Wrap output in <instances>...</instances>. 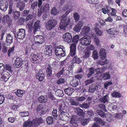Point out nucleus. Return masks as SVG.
<instances>
[{"instance_id":"f257e3e1","label":"nucleus","mask_w":127,"mask_h":127,"mask_svg":"<svg viewBox=\"0 0 127 127\" xmlns=\"http://www.w3.org/2000/svg\"><path fill=\"white\" fill-rule=\"evenodd\" d=\"M70 18L68 16L62 17V19L60 23L59 28L62 31H65L67 26L70 23Z\"/></svg>"},{"instance_id":"f03ea898","label":"nucleus","mask_w":127,"mask_h":127,"mask_svg":"<svg viewBox=\"0 0 127 127\" xmlns=\"http://www.w3.org/2000/svg\"><path fill=\"white\" fill-rule=\"evenodd\" d=\"M55 53L56 55L59 57H64L66 55L65 48L64 46L60 45L56 47Z\"/></svg>"},{"instance_id":"7ed1b4c3","label":"nucleus","mask_w":127,"mask_h":127,"mask_svg":"<svg viewBox=\"0 0 127 127\" xmlns=\"http://www.w3.org/2000/svg\"><path fill=\"white\" fill-rule=\"evenodd\" d=\"M33 41L34 45L38 47L44 42V38L41 35H37L34 37Z\"/></svg>"},{"instance_id":"20e7f679","label":"nucleus","mask_w":127,"mask_h":127,"mask_svg":"<svg viewBox=\"0 0 127 127\" xmlns=\"http://www.w3.org/2000/svg\"><path fill=\"white\" fill-rule=\"evenodd\" d=\"M65 4L64 7V9L62 10L61 11H63L65 10H67L65 13L64 14L62 17H66V16L71 11L72 9L71 8V5L72 2L70 1H66L65 2Z\"/></svg>"},{"instance_id":"39448f33","label":"nucleus","mask_w":127,"mask_h":127,"mask_svg":"<svg viewBox=\"0 0 127 127\" xmlns=\"http://www.w3.org/2000/svg\"><path fill=\"white\" fill-rule=\"evenodd\" d=\"M57 23V22L56 20H49L46 23V28L47 30H51L54 28Z\"/></svg>"},{"instance_id":"423d86ee","label":"nucleus","mask_w":127,"mask_h":127,"mask_svg":"<svg viewBox=\"0 0 127 127\" xmlns=\"http://www.w3.org/2000/svg\"><path fill=\"white\" fill-rule=\"evenodd\" d=\"M89 38L84 36L81 38L79 40L80 43L83 45L87 46L91 43V41Z\"/></svg>"},{"instance_id":"0eeeda50","label":"nucleus","mask_w":127,"mask_h":127,"mask_svg":"<svg viewBox=\"0 0 127 127\" xmlns=\"http://www.w3.org/2000/svg\"><path fill=\"white\" fill-rule=\"evenodd\" d=\"M30 58L32 62L34 63H39L41 62V59L36 54L32 53L31 54Z\"/></svg>"},{"instance_id":"6e6552de","label":"nucleus","mask_w":127,"mask_h":127,"mask_svg":"<svg viewBox=\"0 0 127 127\" xmlns=\"http://www.w3.org/2000/svg\"><path fill=\"white\" fill-rule=\"evenodd\" d=\"M43 120L41 118H37L35 119H33L32 122H31L32 127H37L40 124L43 123Z\"/></svg>"},{"instance_id":"1a4fd4ad","label":"nucleus","mask_w":127,"mask_h":127,"mask_svg":"<svg viewBox=\"0 0 127 127\" xmlns=\"http://www.w3.org/2000/svg\"><path fill=\"white\" fill-rule=\"evenodd\" d=\"M62 38L64 41L69 43L71 41L72 37L70 33L66 32L63 35Z\"/></svg>"},{"instance_id":"9d476101","label":"nucleus","mask_w":127,"mask_h":127,"mask_svg":"<svg viewBox=\"0 0 127 127\" xmlns=\"http://www.w3.org/2000/svg\"><path fill=\"white\" fill-rule=\"evenodd\" d=\"M77 118L75 115L73 116L71 118L70 122V126L71 127H77L78 125L77 121Z\"/></svg>"},{"instance_id":"9b49d317","label":"nucleus","mask_w":127,"mask_h":127,"mask_svg":"<svg viewBox=\"0 0 127 127\" xmlns=\"http://www.w3.org/2000/svg\"><path fill=\"white\" fill-rule=\"evenodd\" d=\"M8 3L7 1H1L0 3V9L3 11H5L8 8Z\"/></svg>"},{"instance_id":"f8f14e48","label":"nucleus","mask_w":127,"mask_h":127,"mask_svg":"<svg viewBox=\"0 0 127 127\" xmlns=\"http://www.w3.org/2000/svg\"><path fill=\"white\" fill-rule=\"evenodd\" d=\"M109 95L107 94L102 97L98 99L99 102L103 104H106L109 101Z\"/></svg>"},{"instance_id":"ddd939ff","label":"nucleus","mask_w":127,"mask_h":127,"mask_svg":"<svg viewBox=\"0 0 127 127\" xmlns=\"http://www.w3.org/2000/svg\"><path fill=\"white\" fill-rule=\"evenodd\" d=\"M95 122L94 124L92 127H97L99 125H103L104 124V122L100 118L96 117L95 119Z\"/></svg>"},{"instance_id":"4468645a","label":"nucleus","mask_w":127,"mask_h":127,"mask_svg":"<svg viewBox=\"0 0 127 127\" xmlns=\"http://www.w3.org/2000/svg\"><path fill=\"white\" fill-rule=\"evenodd\" d=\"M15 61V63L14 64V66L15 68H19L23 64V61L20 58H17Z\"/></svg>"},{"instance_id":"2eb2a0df","label":"nucleus","mask_w":127,"mask_h":127,"mask_svg":"<svg viewBox=\"0 0 127 127\" xmlns=\"http://www.w3.org/2000/svg\"><path fill=\"white\" fill-rule=\"evenodd\" d=\"M83 25V23L81 21H79L77 24L73 28V30L76 32H79Z\"/></svg>"},{"instance_id":"dca6fc26","label":"nucleus","mask_w":127,"mask_h":127,"mask_svg":"<svg viewBox=\"0 0 127 127\" xmlns=\"http://www.w3.org/2000/svg\"><path fill=\"white\" fill-rule=\"evenodd\" d=\"M25 30L23 29L19 30L18 33H17L18 38L20 39H23L25 36Z\"/></svg>"},{"instance_id":"f3484780","label":"nucleus","mask_w":127,"mask_h":127,"mask_svg":"<svg viewBox=\"0 0 127 127\" xmlns=\"http://www.w3.org/2000/svg\"><path fill=\"white\" fill-rule=\"evenodd\" d=\"M100 57L102 59H105L106 57V52L105 50L103 49H101L99 51Z\"/></svg>"},{"instance_id":"a211bd4d","label":"nucleus","mask_w":127,"mask_h":127,"mask_svg":"<svg viewBox=\"0 0 127 127\" xmlns=\"http://www.w3.org/2000/svg\"><path fill=\"white\" fill-rule=\"evenodd\" d=\"M1 79L3 81H7L9 77V74L7 72L4 71L1 74Z\"/></svg>"},{"instance_id":"6ab92c4d","label":"nucleus","mask_w":127,"mask_h":127,"mask_svg":"<svg viewBox=\"0 0 127 127\" xmlns=\"http://www.w3.org/2000/svg\"><path fill=\"white\" fill-rule=\"evenodd\" d=\"M67 114H68L67 113L62 112H61L59 115V118L62 120L65 121L67 120L68 118V117L67 116Z\"/></svg>"},{"instance_id":"aec40b11","label":"nucleus","mask_w":127,"mask_h":127,"mask_svg":"<svg viewBox=\"0 0 127 127\" xmlns=\"http://www.w3.org/2000/svg\"><path fill=\"white\" fill-rule=\"evenodd\" d=\"M91 54V51H90L87 49H85L83 51L82 54V57L84 59L90 57Z\"/></svg>"},{"instance_id":"412c9836","label":"nucleus","mask_w":127,"mask_h":127,"mask_svg":"<svg viewBox=\"0 0 127 127\" xmlns=\"http://www.w3.org/2000/svg\"><path fill=\"white\" fill-rule=\"evenodd\" d=\"M39 21H37L34 24V27L33 28V30L34 34L37 31H38L40 29V26L39 25Z\"/></svg>"},{"instance_id":"4be33fe9","label":"nucleus","mask_w":127,"mask_h":127,"mask_svg":"<svg viewBox=\"0 0 127 127\" xmlns=\"http://www.w3.org/2000/svg\"><path fill=\"white\" fill-rule=\"evenodd\" d=\"M90 28L89 26H84L82 28L81 32L82 34L87 35L90 31Z\"/></svg>"},{"instance_id":"5701e85b","label":"nucleus","mask_w":127,"mask_h":127,"mask_svg":"<svg viewBox=\"0 0 127 127\" xmlns=\"http://www.w3.org/2000/svg\"><path fill=\"white\" fill-rule=\"evenodd\" d=\"M45 50H44L45 54L46 55L50 56L52 54V49L50 46L46 45Z\"/></svg>"},{"instance_id":"b1692460","label":"nucleus","mask_w":127,"mask_h":127,"mask_svg":"<svg viewBox=\"0 0 127 127\" xmlns=\"http://www.w3.org/2000/svg\"><path fill=\"white\" fill-rule=\"evenodd\" d=\"M98 87V86L96 85L92 84L89 87V91L91 93H93L95 91L97 90Z\"/></svg>"},{"instance_id":"393cba45","label":"nucleus","mask_w":127,"mask_h":127,"mask_svg":"<svg viewBox=\"0 0 127 127\" xmlns=\"http://www.w3.org/2000/svg\"><path fill=\"white\" fill-rule=\"evenodd\" d=\"M107 32L109 34L112 35H116L119 33L118 31L116 29H110L107 30Z\"/></svg>"},{"instance_id":"a878e982","label":"nucleus","mask_w":127,"mask_h":127,"mask_svg":"<svg viewBox=\"0 0 127 127\" xmlns=\"http://www.w3.org/2000/svg\"><path fill=\"white\" fill-rule=\"evenodd\" d=\"M25 4L24 2L19 1L16 4V7L18 8H19L20 11L23 10L25 7Z\"/></svg>"},{"instance_id":"bb28decb","label":"nucleus","mask_w":127,"mask_h":127,"mask_svg":"<svg viewBox=\"0 0 127 127\" xmlns=\"http://www.w3.org/2000/svg\"><path fill=\"white\" fill-rule=\"evenodd\" d=\"M25 93V91L21 90H18L15 92V95L19 97H22Z\"/></svg>"},{"instance_id":"cd10ccee","label":"nucleus","mask_w":127,"mask_h":127,"mask_svg":"<svg viewBox=\"0 0 127 127\" xmlns=\"http://www.w3.org/2000/svg\"><path fill=\"white\" fill-rule=\"evenodd\" d=\"M96 33L97 36H101L102 35L103 32L99 29V27L97 25L95 26L94 28Z\"/></svg>"},{"instance_id":"c85d7f7f","label":"nucleus","mask_w":127,"mask_h":127,"mask_svg":"<svg viewBox=\"0 0 127 127\" xmlns=\"http://www.w3.org/2000/svg\"><path fill=\"white\" fill-rule=\"evenodd\" d=\"M13 36L10 34H8L6 36V41L9 43L12 42Z\"/></svg>"},{"instance_id":"c756f323","label":"nucleus","mask_w":127,"mask_h":127,"mask_svg":"<svg viewBox=\"0 0 127 127\" xmlns=\"http://www.w3.org/2000/svg\"><path fill=\"white\" fill-rule=\"evenodd\" d=\"M45 106L44 104H40L38 105L36 110L37 112L45 110Z\"/></svg>"},{"instance_id":"7c9ffc66","label":"nucleus","mask_w":127,"mask_h":127,"mask_svg":"<svg viewBox=\"0 0 127 127\" xmlns=\"http://www.w3.org/2000/svg\"><path fill=\"white\" fill-rule=\"evenodd\" d=\"M64 91L65 93L69 95H71L73 92V89L70 88H66Z\"/></svg>"},{"instance_id":"2f4dec72","label":"nucleus","mask_w":127,"mask_h":127,"mask_svg":"<svg viewBox=\"0 0 127 127\" xmlns=\"http://www.w3.org/2000/svg\"><path fill=\"white\" fill-rule=\"evenodd\" d=\"M75 112L79 116H82L84 115L83 110L79 107L76 108Z\"/></svg>"},{"instance_id":"473e14b6","label":"nucleus","mask_w":127,"mask_h":127,"mask_svg":"<svg viewBox=\"0 0 127 127\" xmlns=\"http://www.w3.org/2000/svg\"><path fill=\"white\" fill-rule=\"evenodd\" d=\"M46 72L48 78L49 79L50 78L52 74L51 68V67H49L47 68Z\"/></svg>"},{"instance_id":"72a5a7b5","label":"nucleus","mask_w":127,"mask_h":127,"mask_svg":"<svg viewBox=\"0 0 127 127\" xmlns=\"http://www.w3.org/2000/svg\"><path fill=\"white\" fill-rule=\"evenodd\" d=\"M72 62L73 63L79 64L81 63V60L77 56H75L73 58Z\"/></svg>"},{"instance_id":"f704fd0d","label":"nucleus","mask_w":127,"mask_h":127,"mask_svg":"<svg viewBox=\"0 0 127 127\" xmlns=\"http://www.w3.org/2000/svg\"><path fill=\"white\" fill-rule=\"evenodd\" d=\"M94 73V68L93 67L90 68L89 69V72L87 75V77L88 78L90 77Z\"/></svg>"},{"instance_id":"c9c22d12","label":"nucleus","mask_w":127,"mask_h":127,"mask_svg":"<svg viewBox=\"0 0 127 127\" xmlns=\"http://www.w3.org/2000/svg\"><path fill=\"white\" fill-rule=\"evenodd\" d=\"M38 100L39 102L42 103H44L47 101V99L46 97L43 96H40L38 98Z\"/></svg>"},{"instance_id":"e433bc0d","label":"nucleus","mask_w":127,"mask_h":127,"mask_svg":"<svg viewBox=\"0 0 127 127\" xmlns=\"http://www.w3.org/2000/svg\"><path fill=\"white\" fill-rule=\"evenodd\" d=\"M98 61L97 62L98 64H100L101 65H103L109 63V61L107 59H106L104 61L103 60Z\"/></svg>"},{"instance_id":"4c0bfd02","label":"nucleus","mask_w":127,"mask_h":127,"mask_svg":"<svg viewBox=\"0 0 127 127\" xmlns=\"http://www.w3.org/2000/svg\"><path fill=\"white\" fill-rule=\"evenodd\" d=\"M49 8V4L48 3H46L44 5L42 9L44 12H46L48 11Z\"/></svg>"},{"instance_id":"58836bf2","label":"nucleus","mask_w":127,"mask_h":127,"mask_svg":"<svg viewBox=\"0 0 127 127\" xmlns=\"http://www.w3.org/2000/svg\"><path fill=\"white\" fill-rule=\"evenodd\" d=\"M69 101L71 104L72 105L77 106L79 104V103L78 101L74 100L72 98H69Z\"/></svg>"},{"instance_id":"ea45409f","label":"nucleus","mask_w":127,"mask_h":127,"mask_svg":"<svg viewBox=\"0 0 127 127\" xmlns=\"http://www.w3.org/2000/svg\"><path fill=\"white\" fill-rule=\"evenodd\" d=\"M106 67H103L101 68H98L96 70L97 73H100L101 75L102 74H101V73L105 72V70L106 68Z\"/></svg>"},{"instance_id":"a19ab883","label":"nucleus","mask_w":127,"mask_h":127,"mask_svg":"<svg viewBox=\"0 0 127 127\" xmlns=\"http://www.w3.org/2000/svg\"><path fill=\"white\" fill-rule=\"evenodd\" d=\"M33 23V21L32 20L31 21L29 22L27 24L26 27L28 29V31H30L31 30Z\"/></svg>"},{"instance_id":"79ce46f5","label":"nucleus","mask_w":127,"mask_h":127,"mask_svg":"<svg viewBox=\"0 0 127 127\" xmlns=\"http://www.w3.org/2000/svg\"><path fill=\"white\" fill-rule=\"evenodd\" d=\"M46 121L47 123L49 125L52 124L53 123V119L52 117L49 116L48 117Z\"/></svg>"},{"instance_id":"37998d69","label":"nucleus","mask_w":127,"mask_h":127,"mask_svg":"<svg viewBox=\"0 0 127 127\" xmlns=\"http://www.w3.org/2000/svg\"><path fill=\"white\" fill-rule=\"evenodd\" d=\"M13 14L14 18L16 19H17L20 17V13L19 11H15L13 12Z\"/></svg>"},{"instance_id":"c03bdc74","label":"nucleus","mask_w":127,"mask_h":127,"mask_svg":"<svg viewBox=\"0 0 127 127\" xmlns=\"http://www.w3.org/2000/svg\"><path fill=\"white\" fill-rule=\"evenodd\" d=\"M5 68L7 70L11 73H12L13 70L11 65L9 64H6L5 65Z\"/></svg>"},{"instance_id":"a18cd8bd","label":"nucleus","mask_w":127,"mask_h":127,"mask_svg":"<svg viewBox=\"0 0 127 127\" xmlns=\"http://www.w3.org/2000/svg\"><path fill=\"white\" fill-rule=\"evenodd\" d=\"M94 78V77H92V78L85 81L84 82L85 85L87 86L94 82L95 81Z\"/></svg>"},{"instance_id":"49530a36","label":"nucleus","mask_w":127,"mask_h":127,"mask_svg":"<svg viewBox=\"0 0 127 127\" xmlns=\"http://www.w3.org/2000/svg\"><path fill=\"white\" fill-rule=\"evenodd\" d=\"M101 76L106 80L108 79L110 77V75L108 72H106L104 74H102Z\"/></svg>"},{"instance_id":"de8ad7c7","label":"nucleus","mask_w":127,"mask_h":127,"mask_svg":"<svg viewBox=\"0 0 127 127\" xmlns=\"http://www.w3.org/2000/svg\"><path fill=\"white\" fill-rule=\"evenodd\" d=\"M72 41L74 43H76L77 44L79 40V37L78 35H76L74 36L72 38Z\"/></svg>"},{"instance_id":"09e8293b","label":"nucleus","mask_w":127,"mask_h":127,"mask_svg":"<svg viewBox=\"0 0 127 127\" xmlns=\"http://www.w3.org/2000/svg\"><path fill=\"white\" fill-rule=\"evenodd\" d=\"M55 94L57 96L62 97L64 95L63 91L62 90H58L55 92Z\"/></svg>"},{"instance_id":"8fccbe9b","label":"nucleus","mask_w":127,"mask_h":127,"mask_svg":"<svg viewBox=\"0 0 127 127\" xmlns=\"http://www.w3.org/2000/svg\"><path fill=\"white\" fill-rule=\"evenodd\" d=\"M31 122L27 121L24 122L23 124V127H32Z\"/></svg>"},{"instance_id":"3c124183","label":"nucleus","mask_w":127,"mask_h":127,"mask_svg":"<svg viewBox=\"0 0 127 127\" xmlns=\"http://www.w3.org/2000/svg\"><path fill=\"white\" fill-rule=\"evenodd\" d=\"M80 82L76 80L73 81L71 82L70 84L71 85L74 87H76L79 84Z\"/></svg>"},{"instance_id":"603ef678","label":"nucleus","mask_w":127,"mask_h":127,"mask_svg":"<svg viewBox=\"0 0 127 127\" xmlns=\"http://www.w3.org/2000/svg\"><path fill=\"white\" fill-rule=\"evenodd\" d=\"M51 13L54 15H55L59 13L58 10L55 7H53L51 11Z\"/></svg>"},{"instance_id":"864d4df0","label":"nucleus","mask_w":127,"mask_h":127,"mask_svg":"<svg viewBox=\"0 0 127 127\" xmlns=\"http://www.w3.org/2000/svg\"><path fill=\"white\" fill-rule=\"evenodd\" d=\"M97 112L98 114L101 117H103L105 118L106 117V114L104 112L102 111L101 110H97Z\"/></svg>"},{"instance_id":"5fc2aeb1","label":"nucleus","mask_w":127,"mask_h":127,"mask_svg":"<svg viewBox=\"0 0 127 127\" xmlns=\"http://www.w3.org/2000/svg\"><path fill=\"white\" fill-rule=\"evenodd\" d=\"M73 17L75 22H77L79 21L80 15L77 13L75 12L74 13Z\"/></svg>"},{"instance_id":"6e6d98bb","label":"nucleus","mask_w":127,"mask_h":127,"mask_svg":"<svg viewBox=\"0 0 127 127\" xmlns=\"http://www.w3.org/2000/svg\"><path fill=\"white\" fill-rule=\"evenodd\" d=\"M64 72V68H63L62 70L59 72H58L56 75V77L58 78H59L61 77V75H62L63 74Z\"/></svg>"},{"instance_id":"4d7b16f0","label":"nucleus","mask_w":127,"mask_h":127,"mask_svg":"<svg viewBox=\"0 0 127 127\" xmlns=\"http://www.w3.org/2000/svg\"><path fill=\"white\" fill-rule=\"evenodd\" d=\"M112 96L114 97L119 98L121 96V95L118 92H113L112 94Z\"/></svg>"},{"instance_id":"13d9d810","label":"nucleus","mask_w":127,"mask_h":127,"mask_svg":"<svg viewBox=\"0 0 127 127\" xmlns=\"http://www.w3.org/2000/svg\"><path fill=\"white\" fill-rule=\"evenodd\" d=\"M90 103H85L80 105L79 106L81 108L87 109L88 108L90 107Z\"/></svg>"},{"instance_id":"bf43d9fd","label":"nucleus","mask_w":127,"mask_h":127,"mask_svg":"<svg viewBox=\"0 0 127 127\" xmlns=\"http://www.w3.org/2000/svg\"><path fill=\"white\" fill-rule=\"evenodd\" d=\"M92 56L94 59H98V56L97 52L96 50H94L93 52Z\"/></svg>"},{"instance_id":"052dcab7","label":"nucleus","mask_w":127,"mask_h":127,"mask_svg":"<svg viewBox=\"0 0 127 127\" xmlns=\"http://www.w3.org/2000/svg\"><path fill=\"white\" fill-rule=\"evenodd\" d=\"M89 121V119H82L81 120V124L83 126H85L88 123Z\"/></svg>"},{"instance_id":"680f3d73","label":"nucleus","mask_w":127,"mask_h":127,"mask_svg":"<svg viewBox=\"0 0 127 127\" xmlns=\"http://www.w3.org/2000/svg\"><path fill=\"white\" fill-rule=\"evenodd\" d=\"M19 115L22 117H25L29 116V113L28 112H20Z\"/></svg>"},{"instance_id":"e2e57ef3","label":"nucleus","mask_w":127,"mask_h":127,"mask_svg":"<svg viewBox=\"0 0 127 127\" xmlns=\"http://www.w3.org/2000/svg\"><path fill=\"white\" fill-rule=\"evenodd\" d=\"M86 97L84 96L79 97H76L75 98V100H77L78 101H83L86 99Z\"/></svg>"},{"instance_id":"0e129e2a","label":"nucleus","mask_w":127,"mask_h":127,"mask_svg":"<svg viewBox=\"0 0 127 127\" xmlns=\"http://www.w3.org/2000/svg\"><path fill=\"white\" fill-rule=\"evenodd\" d=\"M77 44L76 43H72L70 46V50H76Z\"/></svg>"},{"instance_id":"69168bd1","label":"nucleus","mask_w":127,"mask_h":127,"mask_svg":"<svg viewBox=\"0 0 127 127\" xmlns=\"http://www.w3.org/2000/svg\"><path fill=\"white\" fill-rule=\"evenodd\" d=\"M100 104L99 105L98 107L99 108L103 110L105 112L106 111V109L105 107V104Z\"/></svg>"},{"instance_id":"338daca9","label":"nucleus","mask_w":127,"mask_h":127,"mask_svg":"<svg viewBox=\"0 0 127 127\" xmlns=\"http://www.w3.org/2000/svg\"><path fill=\"white\" fill-rule=\"evenodd\" d=\"M4 69V66L3 64L0 63V74L3 73Z\"/></svg>"},{"instance_id":"774afa93","label":"nucleus","mask_w":127,"mask_h":127,"mask_svg":"<svg viewBox=\"0 0 127 127\" xmlns=\"http://www.w3.org/2000/svg\"><path fill=\"white\" fill-rule=\"evenodd\" d=\"M65 80L63 78H60L58 79L57 82V83L59 85L62 84L64 83Z\"/></svg>"}]
</instances>
